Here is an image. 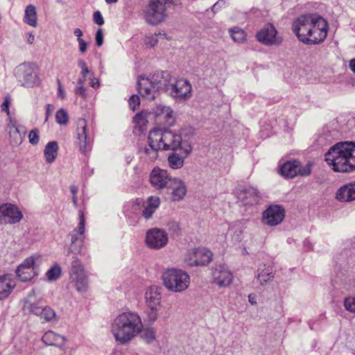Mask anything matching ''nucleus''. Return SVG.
I'll list each match as a JSON object with an SVG mask.
<instances>
[{
	"label": "nucleus",
	"mask_w": 355,
	"mask_h": 355,
	"mask_svg": "<svg viewBox=\"0 0 355 355\" xmlns=\"http://www.w3.org/2000/svg\"><path fill=\"white\" fill-rule=\"evenodd\" d=\"M292 31L304 44L315 45L326 39L329 25L327 20L319 15L306 14L293 21Z\"/></svg>",
	"instance_id": "1"
},
{
	"label": "nucleus",
	"mask_w": 355,
	"mask_h": 355,
	"mask_svg": "<svg viewBox=\"0 0 355 355\" xmlns=\"http://www.w3.org/2000/svg\"><path fill=\"white\" fill-rule=\"evenodd\" d=\"M324 160L337 173L355 171V142L340 141L333 145L324 154Z\"/></svg>",
	"instance_id": "2"
},
{
	"label": "nucleus",
	"mask_w": 355,
	"mask_h": 355,
	"mask_svg": "<svg viewBox=\"0 0 355 355\" xmlns=\"http://www.w3.org/2000/svg\"><path fill=\"white\" fill-rule=\"evenodd\" d=\"M143 329L141 317L136 312L127 311L117 315L112 322L111 332L121 344L131 341Z\"/></svg>",
	"instance_id": "3"
},
{
	"label": "nucleus",
	"mask_w": 355,
	"mask_h": 355,
	"mask_svg": "<svg viewBox=\"0 0 355 355\" xmlns=\"http://www.w3.org/2000/svg\"><path fill=\"white\" fill-rule=\"evenodd\" d=\"M153 142H157L161 150H180L182 154L188 156L193 150L188 141H182V136L167 129L155 128L150 131Z\"/></svg>",
	"instance_id": "4"
},
{
	"label": "nucleus",
	"mask_w": 355,
	"mask_h": 355,
	"mask_svg": "<svg viewBox=\"0 0 355 355\" xmlns=\"http://www.w3.org/2000/svg\"><path fill=\"white\" fill-rule=\"evenodd\" d=\"M164 286L170 291L180 293L189 286V275L180 269L168 268L162 275Z\"/></svg>",
	"instance_id": "5"
},
{
	"label": "nucleus",
	"mask_w": 355,
	"mask_h": 355,
	"mask_svg": "<svg viewBox=\"0 0 355 355\" xmlns=\"http://www.w3.org/2000/svg\"><path fill=\"white\" fill-rule=\"evenodd\" d=\"M70 283L79 293L87 291L89 285L88 275L80 259L73 256L69 270Z\"/></svg>",
	"instance_id": "6"
},
{
	"label": "nucleus",
	"mask_w": 355,
	"mask_h": 355,
	"mask_svg": "<svg viewBox=\"0 0 355 355\" xmlns=\"http://www.w3.org/2000/svg\"><path fill=\"white\" fill-rule=\"evenodd\" d=\"M15 75L23 86L32 87L40 83L38 68L33 63L24 62L18 65L15 69Z\"/></svg>",
	"instance_id": "7"
},
{
	"label": "nucleus",
	"mask_w": 355,
	"mask_h": 355,
	"mask_svg": "<svg viewBox=\"0 0 355 355\" xmlns=\"http://www.w3.org/2000/svg\"><path fill=\"white\" fill-rule=\"evenodd\" d=\"M167 0H150L144 11V19L150 25L162 22L166 17Z\"/></svg>",
	"instance_id": "8"
},
{
	"label": "nucleus",
	"mask_w": 355,
	"mask_h": 355,
	"mask_svg": "<svg viewBox=\"0 0 355 355\" xmlns=\"http://www.w3.org/2000/svg\"><path fill=\"white\" fill-rule=\"evenodd\" d=\"M38 258L37 255L31 256L17 266L15 273L19 280L21 282H27L38 275V269L36 266Z\"/></svg>",
	"instance_id": "9"
},
{
	"label": "nucleus",
	"mask_w": 355,
	"mask_h": 355,
	"mask_svg": "<svg viewBox=\"0 0 355 355\" xmlns=\"http://www.w3.org/2000/svg\"><path fill=\"white\" fill-rule=\"evenodd\" d=\"M168 93L176 102H185L192 96V86L188 80L180 78L171 84Z\"/></svg>",
	"instance_id": "10"
},
{
	"label": "nucleus",
	"mask_w": 355,
	"mask_h": 355,
	"mask_svg": "<svg viewBox=\"0 0 355 355\" xmlns=\"http://www.w3.org/2000/svg\"><path fill=\"white\" fill-rule=\"evenodd\" d=\"M76 134L79 150L85 155L92 149V139L90 137L87 123L85 119L80 118L78 119Z\"/></svg>",
	"instance_id": "11"
},
{
	"label": "nucleus",
	"mask_w": 355,
	"mask_h": 355,
	"mask_svg": "<svg viewBox=\"0 0 355 355\" xmlns=\"http://www.w3.org/2000/svg\"><path fill=\"white\" fill-rule=\"evenodd\" d=\"M212 259L211 252L205 248H198L189 251L184 257V261L190 266H205Z\"/></svg>",
	"instance_id": "12"
},
{
	"label": "nucleus",
	"mask_w": 355,
	"mask_h": 355,
	"mask_svg": "<svg viewBox=\"0 0 355 355\" xmlns=\"http://www.w3.org/2000/svg\"><path fill=\"white\" fill-rule=\"evenodd\" d=\"M257 40L266 46H279L283 41L281 36L278 35L276 28L271 24L266 25L257 32Z\"/></svg>",
	"instance_id": "13"
},
{
	"label": "nucleus",
	"mask_w": 355,
	"mask_h": 355,
	"mask_svg": "<svg viewBox=\"0 0 355 355\" xmlns=\"http://www.w3.org/2000/svg\"><path fill=\"white\" fill-rule=\"evenodd\" d=\"M85 219L84 217L83 212L82 211H80L78 225L69 234V236H71V245L69 250L72 253L75 254L81 253V250L85 239Z\"/></svg>",
	"instance_id": "14"
},
{
	"label": "nucleus",
	"mask_w": 355,
	"mask_h": 355,
	"mask_svg": "<svg viewBox=\"0 0 355 355\" xmlns=\"http://www.w3.org/2000/svg\"><path fill=\"white\" fill-rule=\"evenodd\" d=\"M236 196L243 206H254L259 204L260 195L258 190L251 186H242L237 189Z\"/></svg>",
	"instance_id": "15"
},
{
	"label": "nucleus",
	"mask_w": 355,
	"mask_h": 355,
	"mask_svg": "<svg viewBox=\"0 0 355 355\" xmlns=\"http://www.w3.org/2000/svg\"><path fill=\"white\" fill-rule=\"evenodd\" d=\"M167 233L158 228H153L146 232V243L147 246L153 250H159L165 247L168 243Z\"/></svg>",
	"instance_id": "16"
},
{
	"label": "nucleus",
	"mask_w": 355,
	"mask_h": 355,
	"mask_svg": "<svg viewBox=\"0 0 355 355\" xmlns=\"http://www.w3.org/2000/svg\"><path fill=\"white\" fill-rule=\"evenodd\" d=\"M285 216V210L278 205H270L262 215V222L268 226H276L280 224Z\"/></svg>",
	"instance_id": "17"
},
{
	"label": "nucleus",
	"mask_w": 355,
	"mask_h": 355,
	"mask_svg": "<svg viewBox=\"0 0 355 355\" xmlns=\"http://www.w3.org/2000/svg\"><path fill=\"white\" fill-rule=\"evenodd\" d=\"M22 214L18 207L12 204H3L0 205V223L15 224L19 223L22 218Z\"/></svg>",
	"instance_id": "18"
},
{
	"label": "nucleus",
	"mask_w": 355,
	"mask_h": 355,
	"mask_svg": "<svg viewBox=\"0 0 355 355\" xmlns=\"http://www.w3.org/2000/svg\"><path fill=\"white\" fill-rule=\"evenodd\" d=\"M173 178L167 171L159 168H155L150 174V182L157 190L166 189Z\"/></svg>",
	"instance_id": "19"
},
{
	"label": "nucleus",
	"mask_w": 355,
	"mask_h": 355,
	"mask_svg": "<svg viewBox=\"0 0 355 355\" xmlns=\"http://www.w3.org/2000/svg\"><path fill=\"white\" fill-rule=\"evenodd\" d=\"M171 75L168 71H157L149 78L154 87L159 92L168 91L171 85Z\"/></svg>",
	"instance_id": "20"
},
{
	"label": "nucleus",
	"mask_w": 355,
	"mask_h": 355,
	"mask_svg": "<svg viewBox=\"0 0 355 355\" xmlns=\"http://www.w3.org/2000/svg\"><path fill=\"white\" fill-rule=\"evenodd\" d=\"M161 147L157 142H153L151 133L148 135V145L139 149V155L141 159L148 162H154L158 157V151Z\"/></svg>",
	"instance_id": "21"
},
{
	"label": "nucleus",
	"mask_w": 355,
	"mask_h": 355,
	"mask_svg": "<svg viewBox=\"0 0 355 355\" xmlns=\"http://www.w3.org/2000/svg\"><path fill=\"white\" fill-rule=\"evenodd\" d=\"M139 93L147 100H154L159 94L148 78L140 76L137 80Z\"/></svg>",
	"instance_id": "22"
},
{
	"label": "nucleus",
	"mask_w": 355,
	"mask_h": 355,
	"mask_svg": "<svg viewBox=\"0 0 355 355\" xmlns=\"http://www.w3.org/2000/svg\"><path fill=\"white\" fill-rule=\"evenodd\" d=\"M212 275L214 282L219 287L228 286L233 279L231 272L223 266L216 267Z\"/></svg>",
	"instance_id": "23"
},
{
	"label": "nucleus",
	"mask_w": 355,
	"mask_h": 355,
	"mask_svg": "<svg viewBox=\"0 0 355 355\" xmlns=\"http://www.w3.org/2000/svg\"><path fill=\"white\" fill-rule=\"evenodd\" d=\"M144 299L147 307H161L162 288L155 285L148 287L144 294Z\"/></svg>",
	"instance_id": "24"
},
{
	"label": "nucleus",
	"mask_w": 355,
	"mask_h": 355,
	"mask_svg": "<svg viewBox=\"0 0 355 355\" xmlns=\"http://www.w3.org/2000/svg\"><path fill=\"white\" fill-rule=\"evenodd\" d=\"M166 189L171 191V200L174 202L182 200L187 193L185 183L180 178H174Z\"/></svg>",
	"instance_id": "25"
},
{
	"label": "nucleus",
	"mask_w": 355,
	"mask_h": 355,
	"mask_svg": "<svg viewBox=\"0 0 355 355\" xmlns=\"http://www.w3.org/2000/svg\"><path fill=\"white\" fill-rule=\"evenodd\" d=\"M153 113L159 123H163L167 125H171L173 123V111L170 107L157 105Z\"/></svg>",
	"instance_id": "26"
},
{
	"label": "nucleus",
	"mask_w": 355,
	"mask_h": 355,
	"mask_svg": "<svg viewBox=\"0 0 355 355\" xmlns=\"http://www.w3.org/2000/svg\"><path fill=\"white\" fill-rule=\"evenodd\" d=\"M336 198L344 202L355 200V182H349L339 188L336 193Z\"/></svg>",
	"instance_id": "27"
},
{
	"label": "nucleus",
	"mask_w": 355,
	"mask_h": 355,
	"mask_svg": "<svg viewBox=\"0 0 355 355\" xmlns=\"http://www.w3.org/2000/svg\"><path fill=\"white\" fill-rule=\"evenodd\" d=\"M15 286V281L10 275L0 276V300L7 298Z\"/></svg>",
	"instance_id": "28"
},
{
	"label": "nucleus",
	"mask_w": 355,
	"mask_h": 355,
	"mask_svg": "<svg viewBox=\"0 0 355 355\" xmlns=\"http://www.w3.org/2000/svg\"><path fill=\"white\" fill-rule=\"evenodd\" d=\"M160 199L156 196H150L146 202L142 204L144 208L142 211V216L146 219L152 218L153 214L157 209L159 207Z\"/></svg>",
	"instance_id": "29"
},
{
	"label": "nucleus",
	"mask_w": 355,
	"mask_h": 355,
	"mask_svg": "<svg viewBox=\"0 0 355 355\" xmlns=\"http://www.w3.org/2000/svg\"><path fill=\"white\" fill-rule=\"evenodd\" d=\"M279 171L282 175L293 178L298 174L299 162L296 160L286 162L281 166Z\"/></svg>",
	"instance_id": "30"
},
{
	"label": "nucleus",
	"mask_w": 355,
	"mask_h": 355,
	"mask_svg": "<svg viewBox=\"0 0 355 355\" xmlns=\"http://www.w3.org/2000/svg\"><path fill=\"white\" fill-rule=\"evenodd\" d=\"M274 278L272 268L266 264H261L257 269V279L261 285H263Z\"/></svg>",
	"instance_id": "31"
},
{
	"label": "nucleus",
	"mask_w": 355,
	"mask_h": 355,
	"mask_svg": "<svg viewBox=\"0 0 355 355\" xmlns=\"http://www.w3.org/2000/svg\"><path fill=\"white\" fill-rule=\"evenodd\" d=\"M42 340L46 345H62L67 339L64 336L56 334L53 331H49L43 335Z\"/></svg>",
	"instance_id": "32"
},
{
	"label": "nucleus",
	"mask_w": 355,
	"mask_h": 355,
	"mask_svg": "<svg viewBox=\"0 0 355 355\" xmlns=\"http://www.w3.org/2000/svg\"><path fill=\"white\" fill-rule=\"evenodd\" d=\"M58 149V144L55 141H51L46 144L44 150V156L46 163L52 164L55 162Z\"/></svg>",
	"instance_id": "33"
},
{
	"label": "nucleus",
	"mask_w": 355,
	"mask_h": 355,
	"mask_svg": "<svg viewBox=\"0 0 355 355\" xmlns=\"http://www.w3.org/2000/svg\"><path fill=\"white\" fill-rule=\"evenodd\" d=\"M24 21L32 27H35L37 25V15L35 6L29 4L26 6Z\"/></svg>",
	"instance_id": "34"
},
{
	"label": "nucleus",
	"mask_w": 355,
	"mask_h": 355,
	"mask_svg": "<svg viewBox=\"0 0 355 355\" xmlns=\"http://www.w3.org/2000/svg\"><path fill=\"white\" fill-rule=\"evenodd\" d=\"M35 296V290L33 289L28 295V299L25 302L24 308L36 315V314L40 311V308H42L43 306L40 305L39 302H35V300L33 299Z\"/></svg>",
	"instance_id": "35"
},
{
	"label": "nucleus",
	"mask_w": 355,
	"mask_h": 355,
	"mask_svg": "<svg viewBox=\"0 0 355 355\" xmlns=\"http://www.w3.org/2000/svg\"><path fill=\"white\" fill-rule=\"evenodd\" d=\"M184 155H180L176 153L170 154L168 157V163L169 166L172 169H180L184 166V159L187 157Z\"/></svg>",
	"instance_id": "36"
},
{
	"label": "nucleus",
	"mask_w": 355,
	"mask_h": 355,
	"mask_svg": "<svg viewBox=\"0 0 355 355\" xmlns=\"http://www.w3.org/2000/svg\"><path fill=\"white\" fill-rule=\"evenodd\" d=\"M36 315L45 322H51L55 319L56 314L55 311L50 306H43L42 308H40V311Z\"/></svg>",
	"instance_id": "37"
},
{
	"label": "nucleus",
	"mask_w": 355,
	"mask_h": 355,
	"mask_svg": "<svg viewBox=\"0 0 355 355\" xmlns=\"http://www.w3.org/2000/svg\"><path fill=\"white\" fill-rule=\"evenodd\" d=\"M229 33L232 39L236 43H244L246 41V33L239 27L230 28Z\"/></svg>",
	"instance_id": "38"
},
{
	"label": "nucleus",
	"mask_w": 355,
	"mask_h": 355,
	"mask_svg": "<svg viewBox=\"0 0 355 355\" xmlns=\"http://www.w3.org/2000/svg\"><path fill=\"white\" fill-rule=\"evenodd\" d=\"M62 273L60 266L55 263L46 272V277L49 282H53L58 279Z\"/></svg>",
	"instance_id": "39"
},
{
	"label": "nucleus",
	"mask_w": 355,
	"mask_h": 355,
	"mask_svg": "<svg viewBox=\"0 0 355 355\" xmlns=\"http://www.w3.org/2000/svg\"><path fill=\"white\" fill-rule=\"evenodd\" d=\"M159 39L169 40L166 33H159L158 34L147 35L145 37V44L150 47H153L157 44Z\"/></svg>",
	"instance_id": "40"
},
{
	"label": "nucleus",
	"mask_w": 355,
	"mask_h": 355,
	"mask_svg": "<svg viewBox=\"0 0 355 355\" xmlns=\"http://www.w3.org/2000/svg\"><path fill=\"white\" fill-rule=\"evenodd\" d=\"M230 230L232 231V241L235 243H240L243 239V232L241 227L235 224L231 226Z\"/></svg>",
	"instance_id": "41"
},
{
	"label": "nucleus",
	"mask_w": 355,
	"mask_h": 355,
	"mask_svg": "<svg viewBox=\"0 0 355 355\" xmlns=\"http://www.w3.org/2000/svg\"><path fill=\"white\" fill-rule=\"evenodd\" d=\"M9 135L12 144L19 145L21 144L22 139L17 127L15 125L10 127Z\"/></svg>",
	"instance_id": "42"
},
{
	"label": "nucleus",
	"mask_w": 355,
	"mask_h": 355,
	"mask_svg": "<svg viewBox=\"0 0 355 355\" xmlns=\"http://www.w3.org/2000/svg\"><path fill=\"white\" fill-rule=\"evenodd\" d=\"M141 333V338L147 343H151L155 339V331L153 328H146Z\"/></svg>",
	"instance_id": "43"
},
{
	"label": "nucleus",
	"mask_w": 355,
	"mask_h": 355,
	"mask_svg": "<svg viewBox=\"0 0 355 355\" xmlns=\"http://www.w3.org/2000/svg\"><path fill=\"white\" fill-rule=\"evenodd\" d=\"M55 121L60 125H67L69 121L68 113L64 109H60L55 114Z\"/></svg>",
	"instance_id": "44"
},
{
	"label": "nucleus",
	"mask_w": 355,
	"mask_h": 355,
	"mask_svg": "<svg viewBox=\"0 0 355 355\" xmlns=\"http://www.w3.org/2000/svg\"><path fill=\"white\" fill-rule=\"evenodd\" d=\"M142 203V200L137 198L125 207V211H130L134 214H137L140 210V205Z\"/></svg>",
	"instance_id": "45"
},
{
	"label": "nucleus",
	"mask_w": 355,
	"mask_h": 355,
	"mask_svg": "<svg viewBox=\"0 0 355 355\" xmlns=\"http://www.w3.org/2000/svg\"><path fill=\"white\" fill-rule=\"evenodd\" d=\"M147 318L149 322H154L158 318V311L161 307H148Z\"/></svg>",
	"instance_id": "46"
},
{
	"label": "nucleus",
	"mask_w": 355,
	"mask_h": 355,
	"mask_svg": "<svg viewBox=\"0 0 355 355\" xmlns=\"http://www.w3.org/2000/svg\"><path fill=\"white\" fill-rule=\"evenodd\" d=\"M345 308L351 313H355V297H348L344 300Z\"/></svg>",
	"instance_id": "47"
},
{
	"label": "nucleus",
	"mask_w": 355,
	"mask_h": 355,
	"mask_svg": "<svg viewBox=\"0 0 355 355\" xmlns=\"http://www.w3.org/2000/svg\"><path fill=\"white\" fill-rule=\"evenodd\" d=\"M140 105V98L136 95H132L129 99L130 107L135 111Z\"/></svg>",
	"instance_id": "48"
},
{
	"label": "nucleus",
	"mask_w": 355,
	"mask_h": 355,
	"mask_svg": "<svg viewBox=\"0 0 355 355\" xmlns=\"http://www.w3.org/2000/svg\"><path fill=\"white\" fill-rule=\"evenodd\" d=\"M147 121L146 114L144 112H140L134 117V122L140 125H145Z\"/></svg>",
	"instance_id": "49"
},
{
	"label": "nucleus",
	"mask_w": 355,
	"mask_h": 355,
	"mask_svg": "<svg viewBox=\"0 0 355 355\" xmlns=\"http://www.w3.org/2000/svg\"><path fill=\"white\" fill-rule=\"evenodd\" d=\"M78 65L82 69L80 72L81 76H83V78H86L87 75L89 73L86 62L80 59L78 61Z\"/></svg>",
	"instance_id": "50"
},
{
	"label": "nucleus",
	"mask_w": 355,
	"mask_h": 355,
	"mask_svg": "<svg viewBox=\"0 0 355 355\" xmlns=\"http://www.w3.org/2000/svg\"><path fill=\"white\" fill-rule=\"evenodd\" d=\"M29 142L31 144L35 145L39 142V134L37 130H33L28 135Z\"/></svg>",
	"instance_id": "51"
},
{
	"label": "nucleus",
	"mask_w": 355,
	"mask_h": 355,
	"mask_svg": "<svg viewBox=\"0 0 355 355\" xmlns=\"http://www.w3.org/2000/svg\"><path fill=\"white\" fill-rule=\"evenodd\" d=\"M104 36L103 30L101 28H98L96 33L95 35V42L98 46H101L103 44Z\"/></svg>",
	"instance_id": "52"
},
{
	"label": "nucleus",
	"mask_w": 355,
	"mask_h": 355,
	"mask_svg": "<svg viewBox=\"0 0 355 355\" xmlns=\"http://www.w3.org/2000/svg\"><path fill=\"white\" fill-rule=\"evenodd\" d=\"M93 20L94 23L99 26L104 24V19L100 11L97 10L94 12Z\"/></svg>",
	"instance_id": "53"
},
{
	"label": "nucleus",
	"mask_w": 355,
	"mask_h": 355,
	"mask_svg": "<svg viewBox=\"0 0 355 355\" xmlns=\"http://www.w3.org/2000/svg\"><path fill=\"white\" fill-rule=\"evenodd\" d=\"M311 173V168L310 165H306L304 167H300L299 166V171L298 174H300L302 176H308Z\"/></svg>",
	"instance_id": "54"
},
{
	"label": "nucleus",
	"mask_w": 355,
	"mask_h": 355,
	"mask_svg": "<svg viewBox=\"0 0 355 355\" xmlns=\"http://www.w3.org/2000/svg\"><path fill=\"white\" fill-rule=\"evenodd\" d=\"M10 104V100L9 97L5 98L4 101L3 102V103L1 105V112H5L7 113L8 115H9L10 114V111H9Z\"/></svg>",
	"instance_id": "55"
},
{
	"label": "nucleus",
	"mask_w": 355,
	"mask_h": 355,
	"mask_svg": "<svg viewBox=\"0 0 355 355\" xmlns=\"http://www.w3.org/2000/svg\"><path fill=\"white\" fill-rule=\"evenodd\" d=\"M74 93L76 95L80 96L83 98L86 97V89L84 86L78 85L74 89Z\"/></svg>",
	"instance_id": "56"
},
{
	"label": "nucleus",
	"mask_w": 355,
	"mask_h": 355,
	"mask_svg": "<svg viewBox=\"0 0 355 355\" xmlns=\"http://www.w3.org/2000/svg\"><path fill=\"white\" fill-rule=\"evenodd\" d=\"M225 5V0H218L216 3H215L211 7V10L214 12H216L219 9H220L223 6Z\"/></svg>",
	"instance_id": "57"
},
{
	"label": "nucleus",
	"mask_w": 355,
	"mask_h": 355,
	"mask_svg": "<svg viewBox=\"0 0 355 355\" xmlns=\"http://www.w3.org/2000/svg\"><path fill=\"white\" fill-rule=\"evenodd\" d=\"M79 45V51L81 53H85L87 50L88 44L83 39L78 41Z\"/></svg>",
	"instance_id": "58"
},
{
	"label": "nucleus",
	"mask_w": 355,
	"mask_h": 355,
	"mask_svg": "<svg viewBox=\"0 0 355 355\" xmlns=\"http://www.w3.org/2000/svg\"><path fill=\"white\" fill-rule=\"evenodd\" d=\"M54 110V106L51 104H47L46 106V119L45 121H47L49 116L52 114L53 111Z\"/></svg>",
	"instance_id": "59"
},
{
	"label": "nucleus",
	"mask_w": 355,
	"mask_h": 355,
	"mask_svg": "<svg viewBox=\"0 0 355 355\" xmlns=\"http://www.w3.org/2000/svg\"><path fill=\"white\" fill-rule=\"evenodd\" d=\"M58 96L61 98L62 99L65 98V94L64 92V89L62 87L61 83L59 80H58Z\"/></svg>",
	"instance_id": "60"
},
{
	"label": "nucleus",
	"mask_w": 355,
	"mask_h": 355,
	"mask_svg": "<svg viewBox=\"0 0 355 355\" xmlns=\"http://www.w3.org/2000/svg\"><path fill=\"white\" fill-rule=\"evenodd\" d=\"M73 34L75 36L77 37V41H78L79 40H83L82 39V36H83V32L82 31L77 28H75L74 31H73Z\"/></svg>",
	"instance_id": "61"
},
{
	"label": "nucleus",
	"mask_w": 355,
	"mask_h": 355,
	"mask_svg": "<svg viewBox=\"0 0 355 355\" xmlns=\"http://www.w3.org/2000/svg\"><path fill=\"white\" fill-rule=\"evenodd\" d=\"M70 191H71V193L73 194V196H77L78 188L76 185H71L70 186Z\"/></svg>",
	"instance_id": "62"
},
{
	"label": "nucleus",
	"mask_w": 355,
	"mask_h": 355,
	"mask_svg": "<svg viewBox=\"0 0 355 355\" xmlns=\"http://www.w3.org/2000/svg\"><path fill=\"white\" fill-rule=\"evenodd\" d=\"M35 41V36L32 33H28L27 37V42L28 44H32Z\"/></svg>",
	"instance_id": "63"
},
{
	"label": "nucleus",
	"mask_w": 355,
	"mask_h": 355,
	"mask_svg": "<svg viewBox=\"0 0 355 355\" xmlns=\"http://www.w3.org/2000/svg\"><path fill=\"white\" fill-rule=\"evenodd\" d=\"M349 68L355 73V59L350 60Z\"/></svg>",
	"instance_id": "64"
}]
</instances>
